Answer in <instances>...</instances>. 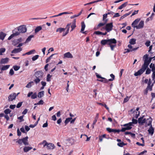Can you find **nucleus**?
Returning a JSON list of instances; mask_svg holds the SVG:
<instances>
[{
	"mask_svg": "<svg viewBox=\"0 0 155 155\" xmlns=\"http://www.w3.org/2000/svg\"><path fill=\"white\" fill-rule=\"evenodd\" d=\"M22 48H15L13 49L11 52L12 53L16 54L18 53L21 51Z\"/></svg>",
	"mask_w": 155,
	"mask_h": 155,
	"instance_id": "obj_15",
	"label": "nucleus"
},
{
	"mask_svg": "<svg viewBox=\"0 0 155 155\" xmlns=\"http://www.w3.org/2000/svg\"><path fill=\"white\" fill-rule=\"evenodd\" d=\"M27 30V28L25 25H21L17 28V31H19L20 33H24L26 32Z\"/></svg>",
	"mask_w": 155,
	"mask_h": 155,
	"instance_id": "obj_4",
	"label": "nucleus"
},
{
	"mask_svg": "<svg viewBox=\"0 0 155 155\" xmlns=\"http://www.w3.org/2000/svg\"><path fill=\"white\" fill-rule=\"evenodd\" d=\"M35 52V50L34 49H33L27 52H26V54H27V55H30L32 54L33 52Z\"/></svg>",
	"mask_w": 155,
	"mask_h": 155,
	"instance_id": "obj_46",
	"label": "nucleus"
},
{
	"mask_svg": "<svg viewBox=\"0 0 155 155\" xmlns=\"http://www.w3.org/2000/svg\"><path fill=\"white\" fill-rule=\"evenodd\" d=\"M68 141H70V143L71 144H73L75 141L73 139H72V138H69L68 140Z\"/></svg>",
	"mask_w": 155,
	"mask_h": 155,
	"instance_id": "obj_39",
	"label": "nucleus"
},
{
	"mask_svg": "<svg viewBox=\"0 0 155 155\" xmlns=\"http://www.w3.org/2000/svg\"><path fill=\"white\" fill-rule=\"evenodd\" d=\"M99 104H100V105H101L102 106H104L105 107L107 110H109V108L107 106V105L105 104H102L101 103H99Z\"/></svg>",
	"mask_w": 155,
	"mask_h": 155,
	"instance_id": "obj_49",
	"label": "nucleus"
},
{
	"mask_svg": "<svg viewBox=\"0 0 155 155\" xmlns=\"http://www.w3.org/2000/svg\"><path fill=\"white\" fill-rule=\"evenodd\" d=\"M150 41H147L146 42V43H145V45L147 47H148L150 45Z\"/></svg>",
	"mask_w": 155,
	"mask_h": 155,
	"instance_id": "obj_62",
	"label": "nucleus"
},
{
	"mask_svg": "<svg viewBox=\"0 0 155 155\" xmlns=\"http://www.w3.org/2000/svg\"><path fill=\"white\" fill-rule=\"evenodd\" d=\"M42 29V27L40 26L37 27L35 29V33H37Z\"/></svg>",
	"mask_w": 155,
	"mask_h": 155,
	"instance_id": "obj_22",
	"label": "nucleus"
},
{
	"mask_svg": "<svg viewBox=\"0 0 155 155\" xmlns=\"http://www.w3.org/2000/svg\"><path fill=\"white\" fill-rule=\"evenodd\" d=\"M136 39L135 38L131 39L129 41L130 45H134L136 44Z\"/></svg>",
	"mask_w": 155,
	"mask_h": 155,
	"instance_id": "obj_27",
	"label": "nucleus"
},
{
	"mask_svg": "<svg viewBox=\"0 0 155 155\" xmlns=\"http://www.w3.org/2000/svg\"><path fill=\"white\" fill-rule=\"evenodd\" d=\"M113 27V23L111 22L107 24L105 28H103L105 29L107 32H109L112 30Z\"/></svg>",
	"mask_w": 155,
	"mask_h": 155,
	"instance_id": "obj_5",
	"label": "nucleus"
},
{
	"mask_svg": "<svg viewBox=\"0 0 155 155\" xmlns=\"http://www.w3.org/2000/svg\"><path fill=\"white\" fill-rule=\"evenodd\" d=\"M22 102H20L18 103L16 106V107L17 108H20L22 105Z\"/></svg>",
	"mask_w": 155,
	"mask_h": 155,
	"instance_id": "obj_54",
	"label": "nucleus"
},
{
	"mask_svg": "<svg viewBox=\"0 0 155 155\" xmlns=\"http://www.w3.org/2000/svg\"><path fill=\"white\" fill-rule=\"evenodd\" d=\"M110 75V76L112 78L108 79V81H112L114 80L115 78V76L113 74H111Z\"/></svg>",
	"mask_w": 155,
	"mask_h": 155,
	"instance_id": "obj_42",
	"label": "nucleus"
},
{
	"mask_svg": "<svg viewBox=\"0 0 155 155\" xmlns=\"http://www.w3.org/2000/svg\"><path fill=\"white\" fill-rule=\"evenodd\" d=\"M65 30V28H58L56 30V32H59L60 33H61L62 31H64Z\"/></svg>",
	"mask_w": 155,
	"mask_h": 155,
	"instance_id": "obj_31",
	"label": "nucleus"
},
{
	"mask_svg": "<svg viewBox=\"0 0 155 155\" xmlns=\"http://www.w3.org/2000/svg\"><path fill=\"white\" fill-rule=\"evenodd\" d=\"M9 73L11 76L13 75L14 74V71L12 69H11L10 70Z\"/></svg>",
	"mask_w": 155,
	"mask_h": 155,
	"instance_id": "obj_61",
	"label": "nucleus"
},
{
	"mask_svg": "<svg viewBox=\"0 0 155 155\" xmlns=\"http://www.w3.org/2000/svg\"><path fill=\"white\" fill-rule=\"evenodd\" d=\"M144 72L141 69H140L137 72L134 74V75L135 76L140 75L142 74Z\"/></svg>",
	"mask_w": 155,
	"mask_h": 155,
	"instance_id": "obj_17",
	"label": "nucleus"
},
{
	"mask_svg": "<svg viewBox=\"0 0 155 155\" xmlns=\"http://www.w3.org/2000/svg\"><path fill=\"white\" fill-rule=\"evenodd\" d=\"M6 35L5 33L2 31L0 32V39L2 40H3Z\"/></svg>",
	"mask_w": 155,
	"mask_h": 155,
	"instance_id": "obj_18",
	"label": "nucleus"
},
{
	"mask_svg": "<svg viewBox=\"0 0 155 155\" xmlns=\"http://www.w3.org/2000/svg\"><path fill=\"white\" fill-rule=\"evenodd\" d=\"M101 43L102 45H105L107 44L108 45V39L102 40L101 41Z\"/></svg>",
	"mask_w": 155,
	"mask_h": 155,
	"instance_id": "obj_20",
	"label": "nucleus"
},
{
	"mask_svg": "<svg viewBox=\"0 0 155 155\" xmlns=\"http://www.w3.org/2000/svg\"><path fill=\"white\" fill-rule=\"evenodd\" d=\"M41 80V79L39 78H36L34 80V81L35 82L36 84H37L40 82Z\"/></svg>",
	"mask_w": 155,
	"mask_h": 155,
	"instance_id": "obj_45",
	"label": "nucleus"
},
{
	"mask_svg": "<svg viewBox=\"0 0 155 155\" xmlns=\"http://www.w3.org/2000/svg\"><path fill=\"white\" fill-rule=\"evenodd\" d=\"M140 20V19L137 18L135 19L132 23L131 24L132 26L134 28H136L137 25Z\"/></svg>",
	"mask_w": 155,
	"mask_h": 155,
	"instance_id": "obj_10",
	"label": "nucleus"
},
{
	"mask_svg": "<svg viewBox=\"0 0 155 155\" xmlns=\"http://www.w3.org/2000/svg\"><path fill=\"white\" fill-rule=\"evenodd\" d=\"M85 25L84 22H81V32H82L84 31L85 28Z\"/></svg>",
	"mask_w": 155,
	"mask_h": 155,
	"instance_id": "obj_30",
	"label": "nucleus"
},
{
	"mask_svg": "<svg viewBox=\"0 0 155 155\" xmlns=\"http://www.w3.org/2000/svg\"><path fill=\"white\" fill-rule=\"evenodd\" d=\"M76 27V26L75 24L74 23H72V25L71 26V31H72Z\"/></svg>",
	"mask_w": 155,
	"mask_h": 155,
	"instance_id": "obj_50",
	"label": "nucleus"
},
{
	"mask_svg": "<svg viewBox=\"0 0 155 155\" xmlns=\"http://www.w3.org/2000/svg\"><path fill=\"white\" fill-rule=\"evenodd\" d=\"M110 47L111 50L112 51L114 50V48L116 46V44L114 45H109Z\"/></svg>",
	"mask_w": 155,
	"mask_h": 155,
	"instance_id": "obj_53",
	"label": "nucleus"
},
{
	"mask_svg": "<svg viewBox=\"0 0 155 155\" xmlns=\"http://www.w3.org/2000/svg\"><path fill=\"white\" fill-rule=\"evenodd\" d=\"M5 51V49L4 48H2L0 49V55H2V53L4 52Z\"/></svg>",
	"mask_w": 155,
	"mask_h": 155,
	"instance_id": "obj_40",
	"label": "nucleus"
},
{
	"mask_svg": "<svg viewBox=\"0 0 155 155\" xmlns=\"http://www.w3.org/2000/svg\"><path fill=\"white\" fill-rule=\"evenodd\" d=\"M132 123L130 122L128 123L125 124L123 125V126L127 130H130L132 128Z\"/></svg>",
	"mask_w": 155,
	"mask_h": 155,
	"instance_id": "obj_9",
	"label": "nucleus"
},
{
	"mask_svg": "<svg viewBox=\"0 0 155 155\" xmlns=\"http://www.w3.org/2000/svg\"><path fill=\"white\" fill-rule=\"evenodd\" d=\"M147 70L146 71V74H150L151 72V70L149 69L148 68L146 69Z\"/></svg>",
	"mask_w": 155,
	"mask_h": 155,
	"instance_id": "obj_51",
	"label": "nucleus"
},
{
	"mask_svg": "<svg viewBox=\"0 0 155 155\" xmlns=\"http://www.w3.org/2000/svg\"><path fill=\"white\" fill-rule=\"evenodd\" d=\"M108 42L109 45H111L112 44H116L117 41L114 38L108 39Z\"/></svg>",
	"mask_w": 155,
	"mask_h": 155,
	"instance_id": "obj_16",
	"label": "nucleus"
},
{
	"mask_svg": "<svg viewBox=\"0 0 155 155\" xmlns=\"http://www.w3.org/2000/svg\"><path fill=\"white\" fill-rule=\"evenodd\" d=\"M117 144L118 146H119L121 147H123L124 146L126 145L127 144L124 143L123 142H122L118 143H117Z\"/></svg>",
	"mask_w": 155,
	"mask_h": 155,
	"instance_id": "obj_36",
	"label": "nucleus"
},
{
	"mask_svg": "<svg viewBox=\"0 0 155 155\" xmlns=\"http://www.w3.org/2000/svg\"><path fill=\"white\" fill-rule=\"evenodd\" d=\"M52 77L51 75H50V74H48L47 75V81H51V78Z\"/></svg>",
	"mask_w": 155,
	"mask_h": 155,
	"instance_id": "obj_41",
	"label": "nucleus"
},
{
	"mask_svg": "<svg viewBox=\"0 0 155 155\" xmlns=\"http://www.w3.org/2000/svg\"><path fill=\"white\" fill-rule=\"evenodd\" d=\"M32 148L31 147H25L23 148V150L24 152H26Z\"/></svg>",
	"mask_w": 155,
	"mask_h": 155,
	"instance_id": "obj_21",
	"label": "nucleus"
},
{
	"mask_svg": "<svg viewBox=\"0 0 155 155\" xmlns=\"http://www.w3.org/2000/svg\"><path fill=\"white\" fill-rule=\"evenodd\" d=\"M137 112H136V114L134 116V117L136 119L140 115V112H138V114H137Z\"/></svg>",
	"mask_w": 155,
	"mask_h": 155,
	"instance_id": "obj_59",
	"label": "nucleus"
},
{
	"mask_svg": "<svg viewBox=\"0 0 155 155\" xmlns=\"http://www.w3.org/2000/svg\"><path fill=\"white\" fill-rule=\"evenodd\" d=\"M144 26V21H141L139 24L138 25L136 26L137 29H140L143 28Z\"/></svg>",
	"mask_w": 155,
	"mask_h": 155,
	"instance_id": "obj_14",
	"label": "nucleus"
},
{
	"mask_svg": "<svg viewBox=\"0 0 155 155\" xmlns=\"http://www.w3.org/2000/svg\"><path fill=\"white\" fill-rule=\"evenodd\" d=\"M107 13L105 14H104L103 15V21L105 22V23H107L108 21L107 19H106V18L107 17Z\"/></svg>",
	"mask_w": 155,
	"mask_h": 155,
	"instance_id": "obj_26",
	"label": "nucleus"
},
{
	"mask_svg": "<svg viewBox=\"0 0 155 155\" xmlns=\"http://www.w3.org/2000/svg\"><path fill=\"white\" fill-rule=\"evenodd\" d=\"M48 144V142L45 140H43L42 142L40 143V145L43 144V147H45Z\"/></svg>",
	"mask_w": 155,
	"mask_h": 155,
	"instance_id": "obj_34",
	"label": "nucleus"
},
{
	"mask_svg": "<svg viewBox=\"0 0 155 155\" xmlns=\"http://www.w3.org/2000/svg\"><path fill=\"white\" fill-rule=\"evenodd\" d=\"M9 67H10V65H9L4 66L1 68V70H2V71H5V70H6L9 68Z\"/></svg>",
	"mask_w": 155,
	"mask_h": 155,
	"instance_id": "obj_28",
	"label": "nucleus"
},
{
	"mask_svg": "<svg viewBox=\"0 0 155 155\" xmlns=\"http://www.w3.org/2000/svg\"><path fill=\"white\" fill-rule=\"evenodd\" d=\"M71 25V23H70V24H67V25H66V28H65V29H67V31H69V28H70V26Z\"/></svg>",
	"mask_w": 155,
	"mask_h": 155,
	"instance_id": "obj_58",
	"label": "nucleus"
},
{
	"mask_svg": "<svg viewBox=\"0 0 155 155\" xmlns=\"http://www.w3.org/2000/svg\"><path fill=\"white\" fill-rule=\"evenodd\" d=\"M24 116V115L21 116L19 117H18V119L21 120V121H20L21 122L23 121L24 120L23 119Z\"/></svg>",
	"mask_w": 155,
	"mask_h": 155,
	"instance_id": "obj_60",
	"label": "nucleus"
},
{
	"mask_svg": "<svg viewBox=\"0 0 155 155\" xmlns=\"http://www.w3.org/2000/svg\"><path fill=\"white\" fill-rule=\"evenodd\" d=\"M148 55L146 54L143 56V58L144 59V60H147L148 59Z\"/></svg>",
	"mask_w": 155,
	"mask_h": 155,
	"instance_id": "obj_55",
	"label": "nucleus"
},
{
	"mask_svg": "<svg viewBox=\"0 0 155 155\" xmlns=\"http://www.w3.org/2000/svg\"><path fill=\"white\" fill-rule=\"evenodd\" d=\"M45 147L48 150H53L55 147L54 144L52 143H48Z\"/></svg>",
	"mask_w": 155,
	"mask_h": 155,
	"instance_id": "obj_8",
	"label": "nucleus"
},
{
	"mask_svg": "<svg viewBox=\"0 0 155 155\" xmlns=\"http://www.w3.org/2000/svg\"><path fill=\"white\" fill-rule=\"evenodd\" d=\"M153 85V84H152L151 85H148L146 89H147L148 90H150V91H152Z\"/></svg>",
	"mask_w": 155,
	"mask_h": 155,
	"instance_id": "obj_47",
	"label": "nucleus"
},
{
	"mask_svg": "<svg viewBox=\"0 0 155 155\" xmlns=\"http://www.w3.org/2000/svg\"><path fill=\"white\" fill-rule=\"evenodd\" d=\"M37 97V94L36 92L34 93L31 96V98L32 99H35Z\"/></svg>",
	"mask_w": 155,
	"mask_h": 155,
	"instance_id": "obj_38",
	"label": "nucleus"
},
{
	"mask_svg": "<svg viewBox=\"0 0 155 155\" xmlns=\"http://www.w3.org/2000/svg\"><path fill=\"white\" fill-rule=\"evenodd\" d=\"M129 97H128L127 96L124 99V103L126 102L127 101H128V100L129 99Z\"/></svg>",
	"mask_w": 155,
	"mask_h": 155,
	"instance_id": "obj_57",
	"label": "nucleus"
},
{
	"mask_svg": "<svg viewBox=\"0 0 155 155\" xmlns=\"http://www.w3.org/2000/svg\"><path fill=\"white\" fill-rule=\"evenodd\" d=\"M13 68L15 71H17L19 69L20 67L17 66H13Z\"/></svg>",
	"mask_w": 155,
	"mask_h": 155,
	"instance_id": "obj_52",
	"label": "nucleus"
},
{
	"mask_svg": "<svg viewBox=\"0 0 155 155\" xmlns=\"http://www.w3.org/2000/svg\"><path fill=\"white\" fill-rule=\"evenodd\" d=\"M120 132V131L119 129H112V132L114 133H118Z\"/></svg>",
	"mask_w": 155,
	"mask_h": 155,
	"instance_id": "obj_48",
	"label": "nucleus"
},
{
	"mask_svg": "<svg viewBox=\"0 0 155 155\" xmlns=\"http://www.w3.org/2000/svg\"><path fill=\"white\" fill-rule=\"evenodd\" d=\"M83 11V9H82L81 11L79 13V14H78V15H73V16H72L71 17V19L80 16L81 15V14H82V12Z\"/></svg>",
	"mask_w": 155,
	"mask_h": 155,
	"instance_id": "obj_24",
	"label": "nucleus"
},
{
	"mask_svg": "<svg viewBox=\"0 0 155 155\" xmlns=\"http://www.w3.org/2000/svg\"><path fill=\"white\" fill-rule=\"evenodd\" d=\"M16 97V93H13L11 94L8 97V101H12L15 100Z\"/></svg>",
	"mask_w": 155,
	"mask_h": 155,
	"instance_id": "obj_7",
	"label": "nucleus"
},
{
	"mask_svg": "<svg viewBox=\"0 0 155 155\" xmlns=\"http://www.w3.org/2000/svg\"><path fill=\"white\" fill-rule=\"evenodd\" d=\"M44 101L42 100H41L38 103H35V105H40V104H44Z\"/></svg>",
	"mask_w": 155,
	"mask_h": 155,
	"instance_id": "obj_44",
	"label": "nucleus"
},
{
	"mask_svg": "<svg viewBox=\"0 0 155 155\" xmlns=\"http://www.w3.org/2000/svg\"><path fill=\"white\" fill-rule=\"evenodd\" d=\"M11 112V110L9 109H7L4 111V113L6 114H10Z\"/></svg>",
	"mask_w": 155,
	"mask_h": 155,
	"instance_id": "obj_35",
	"label": "nucleus"
},
{
	"mask_svg": "<svg viewBox=\"0 0 155 155\" xmlns=\"http://www.w3.org/2000/svg\"><path fill=\"white\" fill-rule=\"evenodd\" d=\"M28 137L26 136L21 139H19L18 140L14 139L13 141H15L16 140V143H18L20 146L21 145L22 143H23L26 146L29 145V143L28 142Z\"/></svg>",
	"mask_w": 155,
	"mask_h": 155,
	"instance_id": "obj_1",
	"label": "nucleus"
},
{
	"mask_svg": "<svg viewBox=\"0 0 155 155\" xmlns=\"http://www.w3.org/2000/svg\"><path fill=\"white\" fill-rule=\"evenodd\" d=\"M9 59L8 58H2L0 61V64H6L8 61Z\"/></svg>",
	"mask_w": 155,
	"mask_h": 155,
	"instance_id": "obj_12",
	"label": "nucleus"
},
{
	"mask_svg": "<svg viewBox=\"0 0 155 155\" xmlns=\"http://www.w3.org/2000/svg\"><path fill=\"white\" fill-rule=\"evenodd\" d=\"M34 37V36L32 35H30L26 39V41L25 42V43L30 41L31 40V38Z\"/></svg>",
	"mask_w": 155,
	"mask_h": 155,
	"instance_id": "obj_29",
	"label": "nucleus"
},
{
	"mask_svg": "<svg viewBox=\"0 0 155 155\" xmlns=\"http://www.w3.org/2000/svg\"><path fill=\"white\" fill-rule=\"evenodd\" d=\"M43 74L42 71H40L35 72V75L36 78H38L41 80L43 78Z\"/></svg>",
	"mask_w": 155,
	"mask_h": 155,
	"instance_id": "obj_6",
	"label": "nucleus"
},
{
	"mask_svg": "<svg viewBox=\"0 0 155 155\" xmlns=\"http://www.w3.org/2000/svg\"><path fill=\"white\" fill-rule=\"evenodd\" d=\"M130 14V12L129 13H126L123 15L121 16L120 18V20L123 19L125 17H126V16L129 15Z\"/></svg>",
	"mask_w": 155,
	"mask_h": 155,
	"instance_id": "obj_37",
	"label": "nucleus"
},
{
	"mask_svg": "<svg viewBox=\"0 0 155 155\" xmlns=\"http://www.w3.org/2000/svg\"><path fill=\"white\" fill-rule=\"evenodd\" d=\"M132 124H137V122H138L136 119H135L134 118H133V119L132 120Z\"/></svg>",
	"mask_w": 155,
	"mask_h": 155,
	"instance_id": "obj_56",
	"label": "nucleus"
},
{
	"mask_svg": "<svg viewBox=\"0 0 155 155\" xmlns=\"http://www.w3.org/2000/svg\"><path fill=\"white\" fill-rule=\"evenodd\" d=\"M128 4L127 2H126L121 5L118 8L119 9H121L123 8L126 7L127 5Z\"/></svg>",
	"mask_w": 155,
	"mask_h": 155,
	"instance_id": "obj_19",
	"label": "nucleus"
},
{
	"mask_svg": "<svg viewBox=\"0 0 155 155\" xmlns=\"http://www.w3.org/2000/svg\"><path fill=\"white\" fill-rule=\"evenodd\" d=\"M152 77L153 80L155 79V71L153 72V73L152 76Z\"/></svg>",
	"mask_w": 155,
	"mask_h": 155,
	"instance_id": "obj_64",
	"label": "nucleus"
},
{
	"mask_svg": "<svg viewBox=\"0 0 155 155\" xmlns=\"http://www.w3.org/2000/svg\"><path fill=\"white\" fill-rule=\"evenodd\" d=\"M52 54L51 55L50 57H48V58H47L46 59V63H48V62H49V61H50V60H51V58L52 57V56L54 55H55V54Z\"/></svg>",
	"mask_w": 155,
	"mask_h": 155,
	"instance_id": "obj_33",
	"label": "nucleus"
},
{
	"mask_svg": "<svg viewBox=\"0 0 155 155\" xmlns=\"http://www.w3.org/2000/svg\"><path fill=\"white\" fill-rule=\"evenodd\" d=\"M143 117L144 116H143L138 118V121L139 124H142L145 123L146 119L145 118L143 119Z\"/></svg>",
	"mask_w": 155,
	"mask_h": 155,
	"instance_id": "obj_11",
	"label": "nucleus"
},
{
	"mask_svg": "<svg viewBox=\"0 0 155 155\" xmlns=\"http://www.w3.org/2000/svg\"><path fill=\"white\" fill-rule=\"evenodd\" d=\"M44 91H41L39 92L38 95V97L39 98H41L43 97L44 95Z\"/></svg>",
	"mask_w": 155,
	"mask_h": 155,
	"instance_id": "obj_23",
	"label": "nucleus"
},
{
	"mask_svg": "<svg viewBox=\"0 0 155 155\" xmlns=\"http://www.w3.org/2000/svg\"><path fill=\"white\" fill-rule=\"evenodd\" d=\"M39 57V55H35V56H33L32 58V59L33 61H35Z\"/></svg>",
	"mask_w": 155,
	"mask_h": 155,
	"instance_id": "obj_43",
	"label": "nucleus"
},
{
	"mask_svg": "<svg viewBox=\"0 0 155 155\" xmlns=\"http://www.w3.org/2000/svg\"><path fill=\"white\" fill-rule=\"evenodd\" d=\"M72 119V117H69L66 118L64 122L65 125H66L67 124H68L70 121H71Z\"/></svg>",
	"mask_w": 155,
	"mask_h": 155,
	"instance_id": "obj_32",
	"label": "nucleus"
},
{
	"mask_svg": "<svg viewBox=\"0 0 155 155\" xmlns=\"http://www.w3.org/2000/svg\"><path fill=\"white\" fill-rule=\"evenodd\" d=\"M147 120H149V123L147 124V125L148 126L150 125V128L148 130V131L149 134H150L151 135H152L153 134L154 129V128L152 127L151 124L152 119H147Z\"/></svg>",
	"mask_w": 155,
	"mask_h": 155,
	"instance_id": "obj_2",
	"label": "nucleus"
},
{
	"mask_svg": "<svg viewBox=\"0 0 155 155\" xmlns=\"http://www.w3.org/2000/svg\"><path fill=\"white\" fill-rule=\"evenodd\" d=\"M148 65H146L144 64H143V65L142 66V68H141V69L144 72L145 70L147 69V68H148Z\"/></svg>",
	"mask_w": 155,
	"mask_h": 155,
	"instance_id": "obj_25",
	"label": "nucleus"
},
{
	"mask_svg": "<svg viewBox=\"0 0 155 155\" xmlns=\"http://www.w3.org/2000/svg\"><path fill=\"white\" fill-rule=\"evenodd\" d=\"M73 56L70 52H67L64 54V58H72Z\"/></svg>",
	"mask_w": 155,
	"mask_h": 155,
	"instance_id": "obj_13",
	"label": "nucleus"
},
{
	"mask_svg": "<svg viewBox=\"0 0 155 155\" xmlns=\"http://www.w3.org/2000/svg\"><path fill=\"white\" fill-rule=\"evenodd\" d=\"M17 29H15L12 31L13 34H12L8 38V40H10L12 38H13L15 36H18L20 34L19 31H17Z\"/></svg>",
	"mask_w": 155,
	"mask_h": 155,
	"instance_id": "obj_3",
	"label": "nucleus"
},
{
	"mask_svg": "<svg viewBox=\"0 0 155 155\" xmlns=\"http://www.w3.org/2000/svg\"><path fill=\"white\" fill-rule=\"evenodd\" d=\"M15 107V105H11L9 106V108L12 109H14Z\"/></svg>",
	"mask_w": 155,
	"mask_h": 155,
	"instance_id": "obj_63",
	"label": "nucleus"
}]
</instances>
